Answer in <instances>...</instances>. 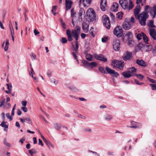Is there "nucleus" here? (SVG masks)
Listing matches in <instances>:
<instances>
[{"instance_id": "obj_11", "label": "nucleus", "mask_w": 156, "mask_h": 156, "mask_svg": "<svg viewBox=\"0 0 156 156\" xmlns=\"http://www.w3.org/2000/svg\"><path fill=\"white\" fill-rule=\"evenodd\" d=\"M132 57V53L131 52L128 51H126L123 53L122 56L123 59L125 61L130 60Z\"/></svg>"}, {"instance_id": "obj_56", "label": "nucleus", "mask_w": 156, "mask_h": 156, "mask_svg": "<svg viewBox=\"0 0 156 156\" xmlns=\"http://www.w3.org/2000/svg\"><path fill=\"white\" fill-rule=\"evenodd\" d=\"M109 14L112 19L114 21L115 19V17L113 14V13H112L111 12H110L109 13Z\"/></svg>"}, {"instance_id": "obj_3", "label": "nucleus", "mask_w": 156, "mask_h": 156, "mask_svg": "<svg viewBox=\"0 0 156 156\" xmlns=\"http://www.w3.org/2000/svg\"><path fill=\"white\" fill-rule=\"evenodd\" d=\"M142 12H144V13H147V14L150 12L151 17L153 19L156 16V4L152 8H150V6L148 5L145 6L144 11Z\"/></svg>"}, {"instance_id": "obj_39", "label": "nucleus", "mask_w": 156, "mask_h": 156, "mask_svg": "<svg viewBox=\"0 0 156 156\" xmlns=\"http://www.w3.org/2000/svg\"><path fill=\"white\" fill-rule=\"evenodd\" d=\"M82 63L83 64V66H89V63L85 60H82Z\"/></svg>"}, {"instance_id": "obj_50", "label": "nucleus", "mask_w": 156, "mask_h": 156, "mask_svg": "<svg viewBox=\"0 0 156 156\" xmlns=\"http://www.w3.org/2000/svg\"><path fill=\"white\" fill-rule=\"evenodd\" d=\"M83 131L85 132H92L91 130L89 128H85L83 129Z\"/></svg>"}, {"instance_id": "obj_29", "label": "nucleus", "mask_w": 156, "mask_h": 156, "mask_svg": "<svg viewBox=\"0 0 156 156\" xmlns=\"http://www.w3.org/2000/svg\"><path fill=\"white\" fill-rule=\"evenodd\" d=\"M147 25L148 26L150 27V28H153L155 26L154 25L153 21L152 20H150L147 23Z\"/></svg>"}, {"instance_id": "obj_43", "label": "nucleus", "mask_w": 156, "mask_h": 156, "mask_svg": "<svg viewBox=\"0 0 156 156\" xmlns=\"http://www.w3.org/2000/svg\"><path fill=\"white\" fill-rule=\"evenodd\" d=\"M31 73H30V76L32 77H33V75L35 74V73L33 69L32 68H30Z\"/></svg>"}, {"instance_id": "obj_32", "label": "nucleus", "mask_w": 156, "mask_h": 156, "mask_svg": "<svg viewBox=\"0 0 156 156\" xmlns=\"http://www.w3.org/2000/svg\"><path fill=\"white\" fill-rule=\"evenodd\" d=\"M123 13L122 12H119L116 14V17L120 19L122 18Z\"/></svg>"}, {"instance_id": "obj_13", "label": "nucleus", "mask_w": 156, "mask_h": 156, "mask_svg": "<svg viewBox=\"0 0 156 156\" xmlns=\"http://www.w3.org/2000/svg\"><path fill=\"white\" fill-rule=\"evenodd\" d=\"M94 56L95 58L101 61L105 62L107 61V59L103 55L94 54Z\"/></svg>"}, {"instance_id": "obj_21", "label": "nucleus", "mask_w": 156, "mask_h": 156, "mask_svg": "<svg viewBox=\"0 0 156 156\" xmlns=\"http://www.w3.org/2000/svg\"><path fill=\"white\" fill-rule=\"evenodd\" d=\"M119 5L116 2H114L111 7V10L113 12H116L118 11Z\"/></svg>"}, {"instance_id": "obj_53", "label": "nucleus", "mask_w": 156, "mask_h": 156, "mask_svg": "<svg viewBox=\"0 0 156 156\" xmlns=\"http://www.w3.org/2000/svg\"><path fill=\"white\" fill-rule=\"evenodd\" d=\"M106 6H104V5H100L101 9L102 11H105V7Z\"/></svg>"}, {"instance_id": "obj_8", "label": "nucleus", "mask_w": 156, "mask_h": 156, "mask_svg": "<svg viewBox=\"0 0 156 156\" xmlns=\"http://www.w3.org/2000/svg\"><path fill=\"white\" fill-rule=\"evenodd\" d=\"M102 21L104 25L107 29H109L110 28V23L108 16L105 15L103 16L102 17Z\"/></svg>"}, {"instance_id": "obj_49", "label": "nucleus", "mask_w": 156, "mask_h": 156, "mask_svg": "<svg viewBox=\"0 0 156 156\" xmlns=\"http://www.w3.org/2000/svg\"><path fill=\"white\" fill-rule=\"evenodd\" d=\"M71 89L75 92H77L79 91V89L73 86L71 88Z\"/></svg>"}, {"instance_id": "obj_10", "label": "nucleus", "mask_w": 156, "mask_h": 156, "mask_svg": "<svg viewBox=\"0 0 156 156\" xmlns=\"http://www.w3.org/2000/svg\"><path fill=\"white\" fill-rule=\"evenodd\" d=\"M133 26L129 20L126 19L122 24L123 28L125 30H129Z\"/></svg>"}, {"instance_id": "obj_38", "label": "nucleus", "mask_w": 156, "mask_h": 156, "mask_svg": "<svg viewBox=\"0 0 156 156\" xmlns=\"http://www.w3.org/2000/svg\"><path fill=\"white\" fill-rule=\"evenodd\" d=\"M56 8L57 6L56 5H54L52 7V9L51 11L54 15H56V13L55 12L56 10Z\"/></svg>"}, {"instance_id": "obj_16", "label": "nucleus", "mask_w": 156, "mask_h": 156, "mask_svg": "<svg viewBox=\"0 0 156 156\" xmlns=\"http://www.w3.org/2000/svg\"><path fill=\"white\" fill-rule=\"evenodd\" d=\"M133 11L135 16L136 18L139 15V13L140 11V5H137Z\"/></svg>"}, {"instance_id": "obj_64", "label": "nucleus", "mask_w": 156, "mask_h": 156, "mask_svg": "<svg viewBox=\"0 0 156 156\" xmlns=\"http://www.w3.org/2000/svg\"><path fill=\"white\" fill-rule=\"evenodd\" d=\"M47 75L49 77H51L52 76L51 72L50 71H48L47 73Z\"/></svg>"}, {"instance_id": "obj_61", "label": "nucleus", "mask_w": 156, "mask_h": 156, "mask_svg": "<svg viewBox=\"0 0 156 156\" xmlns=\"http://www.w3.org/2000/svg\"><path fill=\"white\" fill-rule=\"evenodd\" d=\"M107 40V38L106 37L102 38L101 39V41L102 42H105Z\"/></svg>"}, {"instance_id": "obj_25", "label": "nucleus", "mask_w": 156, "mask_h": 156, "mask_svg": "<svg viewBox=\"0 0 156 156\" xmlns=\"http://www.w3.org/2000/svg\"><path fill=\"white\" fill-rule=\"evenodd\" d=\"M136 69L134 67H133L130 69L129 70V71L131 74H134L133 75H132V76H133L135 75H136Z\"/></svg>"}, {"instance_id": "obj_41", "label": "nucleus", "mask_w": 156, "mask_h": 156, "mask_svg": "<svg viewBox=\"0 0 156 156\" xmlns=\"http://www.w3.org/2000/svg\"><path fill=\"white\" fill-rule=\"evenodd\" d=\"M136 77L140 80H142L144 77V76L140 74H136Z\"/></svg>"}, {"instance_id": "obj_6", "label": "nucleus", "mask_w": 156, "mask_h": 156, "mask_svg": "<svg viewBox=\"0 0 156 156\" xmlns=\"http://www.w3.org/2000/svg\"><path fill=\"white\" fill-rule=\"evenodd\" d=\"M87 19L91 21H94L96 20V16L94 11L92 9H90L86 12Z\"/></svg>"}, {"instance_id": "obj_63", "label": "nucleus", "mask_w": 156, "mask_h": 156, "mask_svg": "<svg viewBox=\"0 0 156 156\" xmlns=\"http://www.w3.org/2000/svg\"><path fill=\"white\" fill-rule=\"evenodd\" d=\"M22 109L23 111L24 112H27V108L25 107H23L22 108Z\"/></svg>"}, {"instance_id": "obj_4", "label": "nucleus", "mask_w": 156, "mask_h": 156, "mask_svg": "<svg viewBox=\"0 0 156 156\" xmlns=\"http://www.w3.org/2000/svg\"><path fill=\"white\" fill-rule=\"evenodd\" d=\"M149 17V15L144 12H142L136 18L138 20L141 25L145 26L146 24V21Z\"/></svg>"}, {"instance_id": "obj_45", "label": "nucleus", "mask_w": 156, "mask_h": 156, "mask_svg": "<svg viewBox=\"0 0 156 156\" xmlns=\"http://www.w3.org/2000/svg\"><path fill=\"white\" fill-rule=\"evenodd\" d=\"M61 41L62 43L65 44L67 42V40L66 38L63 37L62 38Z\"/></svg>"}, {"instance_id": "obj_22", "label": "nucleus", "mask_w": 156, "mask_h": 156, "mask_svg": "<svg viewBox=\"0 0 156 156\" xmlns=\"http://www.w3.org/2000/svg\"><path fill=\"white\" fill-rule=\"evenodd\" d=\"M122 74L123 76L125 78H129L132 75L134 74H131L130 72L129 71H126L123 72L122 73Z\"/></svg>"}, {"instance_id": "obj_1", "label": "nucleus", "mask_w": 156, "mask_h": 156, "mask_svg": "<svg viewBox=\"0 0 156 156\" xmlns=\"http://www.w3.org/2000/svg\"><path fill=\"white\" fill-rule=\"evenodd\" d=\"M80 27L77 26L76 30H72L71 31L67 29L66 30V34L68 37V40L69 41H71L73 40V37L75 39L77 40L79 38V35L80 33Z\"/></svg>"}, {"instance_id": "obj_55", "label": "nucleus", "mask_w": 156, "mask_h": 156, "mask_svg": "<svg viewBox=\"0 0 156 156\" xmlns=\"http://www.w3.org/2000/svg\"><path fill=\"white\" fill-rule=\"evenodd\" d=\"M38 144L39 145H41L42 146H43L44 145V144L42 140L40 139H38Z\"/></svg>"}, {"instance_id": "obj_7", "label": "nucleus", "mask_w": 156, "mask_h": 156, "mask_svg": "<svg viewBox=\"0 0 156 156\" xmlns=\"http://www.w3.org/2000/svg\"><path fill=\"white\" fill-rule=\"evenodd\" d=\"M123 63L124 62L122 60L118 61L114 60L112 62V65L113 67H116L122 69H123L124 66Z\"/></svg>"}, {"instance_id": "obj_51", "label": "nucleus", "mask_w": 156, "mask_h": 156, "mask_svg": "<svg viewBox=\"0 0 156 156\" xmlns=\"http://www.w3.org/2000/svg\"><path fill=\"white\" fill-rule=\"evenodd\" d=\"M71 16L72 17H73L75 15V13L74 12V10L72 8L71 10Z\"/></svg>"}, {"instance_id": "obj_57", "label": "nucleus", "mask_w": 156, "mask_h": 156, "mask_svg": "<svg viewBox=\"0 0 156 156\" xmlns=\"http://www.w3.org/2000/svg\"><path fill=\"white\" fill-rule=\"evenodd\" d=\"M21 103L23 106H24V107H25L27 104V101H21Z\"/></svg>"}, {"instance_id": "obj_14", "label": "nucleus", "mask_w": 156, "mask_h": 156, "mask_svg": "<svg viewBox=\"0 0 156 156\" xmlns=\"http://www.w3.org/2000/svg\"><path fill=\"white\" fill-rule=\"evenodd\" d=\"M89 25V23L88 21H86L83 22L82 26V29L83 31L85 33L88 32Z\"/></svg>"}, {"instance_id": "obj_28", "label": "nucleus", "mask_w": 156, "mask_h": 156, "mask_svg": "<svg viewBox=\"0 0 156 156\" xmlns=\"http://www.w3.org/2000/svg\"><path fill=\"white\" fill-rule=\"evenodd\" d=\"M77 54V53H76V52H73L72 53V55L74 58L75 59L76 61L77 62V63L78 64H79V61H78V58H77V57L76 55Z\"/></svg>"}, {"instance_id": "obj_33", "label": "nucleus", "mask_w": 156, "mask_h": 156, "mask_svg": "<svg viewBox=\"0 0 156 156\" xmlns=\"http://www.w3.org/2000/svg\"><path fill=\"white\" fill-rule=\"evenodd\" d=\"M9 45V41L8 39H7L6 41L5 46L4 48L5 51H7Z\"/></svg>"}, {"instance_id": "obj_23", "label": "nucleus", "mask_w": 156, "mask_h": 156, "mask_svg": "<svg viewBox=\"0 0 156 156\" xmlns=\"http://www.w3.org/2000/svg\"><path fill=\"white\" fill-rule=\"evenodd\" d=\"M45 143L49 149L51 147L53 148H54V145L50 141L47 140L45 142Z\"/></svg>"}, {"instance_id": "obj_31", "label": "nucleus", "mask_w": 156, "mask_h": 156, "mask_svg": "<svg viewBox=\"0 0 156 156\" xmlns=\"http://www.w3.org/2000/svg\"><path fill=\"white\" fill-rule=\"evenodd\" d=\"M112 118V115L107 114L105 116V119L107 121H109L111 120Z\"/></svg>"}, {"instance_id": "obj_37", "label": "nucleus", "mask_w": 156, "mask_h": 156, "mask_svg": "<svg viewBox=\"0 0 156 156\" xmlns=\"http://www.w3.org/2000/svg\"><path fill=\"white\" fill-rule=\"evenodd\" d=\"M97 65V64L95 62H92L90 63H89V66H90L92 68L96 66Z\"/></svg>"}, {"instance_id": "obj_62", "label": "nucleus", "mask_w": 156, "mask_h": 156, "mask_svg": "<svg viewBox=\"0 0 156 156\" xmlns=\"http://www.w3.org/2000/svg\"><path fill=\"white\" fill-rule=\"evenodd\" d=\"M5 99H4L3 100L1 101L0 104V107H2L3 105L5 102Z\"/></svg>"}, {"instance_id": "obj_18", "label": "nucleus", "mask_w": 156, "mask_h": 156, "mask_svg": "<svg viewBox=\"0 0 156 156\" xmlns=\"http://www.w3.org/2000/svg\"><path fill=\"white\" fill-rule=\"evenodd\" d=\"M72 4V2L71 0H65V7L66 10L71 9Z\"/></svg>"}, {"instance_id": "obj_54", "label": "nucleus", "mask_w": 156, "mask_h": 156, "mask_svg": "<svg viewBox=\"0 0 156 156\" xmlns=\"http://www.w3.org/2000/svg\"><path fill=\"white\" fill-rule=\"evenodd\" d=\"M31 57V59L33 60L36 59V56L35 54H34L33 53H31V55H30Z\"/></svg>"}, {"instance_id": "obj_58", "label": "nucleus", "mask_w": 156, "mask_h": 156, "mask_svg": "<svg viewBox=\"0 0 156 156\" xmlns=\"http://www.w3.org/2000/svg\"><path fill=\"white\" fill-rule=\"evenodd\" d=\"M78 116L79 118H81L83 119H85L86 118V117L85 116L83 115H78Z\"/></svg>"}, {"instance_id": "obj_40", "label": "nucleus", "mask_w": 156, "mask_h": 156, "mask_svg": "<svg viewBox=\"0 0 156 156\" xmlns=\"http://www.w3.org/2000/svg\"><path fill=\"white\" fill-rule=\"evenodd\" d=\"M0 126L5 129H8V126L5 124V122L4 121L2 122L0 124Z\"/></svg>"}, {"instance_id": "obj_34", "label": "nucleus", "mask_w": 156, "mask_h": 156, "mask_svg": "<svg viewBox=\"0 0 156 156\" xmlns=\"http://www.w3.org/2000/svg\"><path fill=\"white\" fill-rule=\"evenodd\" d=\"M142 38H143V40L145 43L146 44H148V38L145 34H144Z\"/></svg>"}, {"instance_id": "obj_9", "label": "nucleus", "mask_w": 156, "mask_h": 156, "mask_svg": "<svg viewBox=\"0 0 156 156\" xmlns=\"http://www.w3.org/2000/svg\"><path fill=\"white\" fill-rule=\"evenodd\" d=\"M113 33L114 35L118 37H120L122 36L123 33L122 30L120 26L116 27L114 29Z\"/></svg>"}, {"instance_id": "obj_48", "label": "nucleus", "mask_w": 156, "mask_h": 156, "mask_svg": "<svg viewBox=\"0 0 156 156\" xmlns=\"http://www.w3.org/2000/svg\"><path fill=\"white\" fill-rule=\"evenodd\" d=\"M150 86L151 87V89L152 90H156V85L155 84H151Z\"/></svg>"}, {"instance_id": "obj_27", "label": "nucleus", "mask_w": 156, "mask_h": 156, "mask_svg": "<svg viewBox=\"0 0 156 156\" xmlns=\"http://www.w3.org/2000/svg\"><path fill=\"white\" fill-rule=\"evenodd\" d=\"M86 59L89 61H92L93 60V56L90 54H87L86 55Z\"/></svg>"}, {"instance_id": "obj_52", "label": "nucleus", "mask_w": 156, "mask_h": 156, "mask_svg": "<svg viewBox=\"0 0 156 156\" xmlns=\"http://www.w3.org/2000/svg\"><path fill=\"white\" fill-rule=\"evenodd\" d=\"M148 79L149 81L152 83H156V80L150 78H148Z\"/></svg>"}, {"instance_id": "obj_44", "label": "nucleus", "mask_w": 156, "mask_h": 156, "mask_svg": "<svg viewBox=\"0 0 156 156\" xmlns=\"http://www.w3.org/2000/svg\"><path fill=\"white\" fill-rule=\"evenodd\" d=\"M37 153V151L35 149H32L30 150V153L35 154Z\"/></svg>"}, {"instance_id": "obj_47", "label": "nucleus", "mask_w": 156, "mask_h": 156, "mask_svg": "<svg viewBox=\"0 0 156 156\" xmlns=\"http://www.w3.org/2000/svg\"><path fill=\"white\" fill-rule=\"evenodd\" d=\"M6 117L8 118L9 119L10 121H11L12 119V116H10L9 113L6 114Z\"/></svg>"}, {"instance_id": "obj_36", "label": "nucleus", "mask_w": 156, "mask_h": 156, "mask_svg": "<svg viewBox=\"0 0 156 156\" xmlns=\"http://www.w3.org/2000/svg\"><path fill=\"white\" fill-rule=\"evenodd\" d=\"M85 14V11L84 9L83 8H80L79 10V15L80 16L83 15H84Z\"/></svg>"}, {"instance_id": "obj_30", "label": "nucleus", "mask_w": 156, "mask_h": 156, "mask_svg": "<svg viewBox=\"0 0 156 156\" xmlns=\"http://www.w3.org/2000/svg\"><path fill=\"white\" fill-rule=\"evenodd\" d=\"M76 40V43H75V48L74 50L77 53H78V38H77V40L75 39Z\"/></svg>"}, {"instance_id": "obj_60", "label": "nucleus", "mask_w": 156, "mask_h": 156, "mask_svg": "<svg viewBox=\"0 0 156 156\" xmlns=\"http://www.w3.org/2000/svg\"><path fill=\"white\" fill-rule=\"evenodd\" d=\"M130 20H131L130 22H131V23H132L133 24V23H135V19L133 17H132L131 18Z\"/></svg>"}, {"instance_id": "obj_15", "label": "nucleus", "mask_w": 156, "mask_h": 156, "mask_svg": "<svg viewBox=\"0 0 156 156\" xmlns=\"http://www.w3.org/2000/svg\"><path fill=\"white\" fill-rule=\"evenodd\" d=\"M149 30L150 36L153 39L156 40V30L152 28H149Z\"/></svg>"}, {"instance_id": "obj_59", "label": "nucleus", "mask_w": 156, "mask_h": 156, "mask_svg": "<svg viewBox=\"0 0 156 156\" xmlns=\"http://www.w3.org/2000/svg\"><path fill=\"white\" fill-rule=\"evenodd\" d=\"M35 35H36L39 34V32L36 29H35L34 30Z\"/></svg>"}, {"instance_id": "obj_2", "label": "nucleus", "mask_w": 156, "mask_h": 156, "mask_svg": "<svg viewBox=\"0 0 156 156\" xmlns=\"http://www.w3.org/2000/svg\"><path fill=\"white\" fill-rule=\"evenodd\" d=\"M105 69L106 72L103 67L101 66L98 68V70L102 73L109 74L110 75H113L115 77H117L119 76V74L118 73L115 72L114 70L112 69L108 66L106 67Z\"/></svg>"}, {"instance_id": "obj_19", "label": "nucleus", "mask_w": 156, "mask_h": 156, "mask_svg": "<svg viewBox=\"0 0 156 156\" xmlns=\"http://www.w3.org/2000/svg\"><path fill=\"white\" fill-rule=\"evenodd\" d=\"M136 63L139 66L143 67H145L147 66V63L141 59H136Z\"/></svg>"}, {"instance_id": "obj_17", "label": "nucleus", "mask_w": 156, "mask_h": 156, "mask_svg": "<svg viewBox=\"0 0 156 156\" xmlns=\"http://www.w3.org/2000/svg\"><path fill=\"white\" fill-rule=\"evenodd\" d=\"M131 124L133 125L129 127L133 128H140L142 126V124L140 123L136 122L134 121H132Z\"/></svg>"}, {"instance_id": "obj_46", "label": "nucleus", "mask_w": 156, "mask_h": 156, "mask_svg": "<svg viewBox=\"0 0 156 156\" xmlns=\"http://www.w3.org/2000/svg\"><path fill=\"white\" fill-rule=\"evenodd\" d=\"M100 5H104V6L106 5V0H101L100 2Z\"/></svg>"}, {"instance_id": "obj_5", "label": "nucleus", "mask_w": 156, "mask_h": 156, "mask_svg": "<svg viewBox=\"0 0 156 156\" xmlns=\"http://www.w3.org/2000/svg\"><path fill=\"white\" fill-rule=\"evenodd\" d=\"M129 4L128 5L127 0H119V3L123 9H125L130 10L132 8L133 5L132 2L129 0Z\"/></svg>"}, {"instance_id": "obj_26", "label": "nucleus", "mask_w": 156, "mask_h": 156, "mask_svg": "<svg viewBox=\"0 0 156 156\" xmlns=\"http://www.w3.org/2000/svg\"><path fill=\"white\" fill-rule=\"evenodd\" d=\"M144 34V33L142 32L139 34H138L136 35V37L138 40H140L143 37Z\"/></svg>"}, {"instance_id": "obj_24", "label": "nucleus", "mask_w": 156, "mask_h": 156, "mask_svg": "<svg viewBox=\"0 0 156 156\" xmlns=\"http://www.w3.org/2000/svg\"><path fill=\"white\" fill-rule=\"evenodd\" d=\"M53 126L54 128L58 131H59L61 128V125L60 124L55 123L53 124Z\"/></svg>"}, {"instance_id": "obj_42", "label": "nucleus", "mask_w": 156, "mask_h": 156, "mask_svg": "<svg viewBox=\"0 0 156 156\" xmlns=\"http://www.w3.org/2000/svg\"><path fill=\"white\" fill-rule=\"evenodd\" d=\"M3 143L4 144L7 146L10 147V145L9 143H8L6 138H5L4 140Z\"/></svg>"}, {"instance_id": "obj_12", "label": "nucleus", "mask_w": 156, "mask_h": 156, "mask_svg": "<svg viewBox=\"0 0 156 156\" xmlns=\"http://www.w3.org/2000/svg\"><path fill=\"white\" fill-rule=\"evenodd\" d=\"M120 41L118 39H115L113 41V48L116 51H118L120 49Z\"/></svg>"}, {"instance_id": "obj_35", "label": "nucleus", "mask_w": 156, "mask_h": 156, "mask_svg": "<svg viewBox=\"0 0 156 156\" xmlns=\"http://www.w3.org/2000/svg\"><path fill=\"white\" fill-rule=\"evenodd\" d=\"M126 36H127L128 38L131 39L133 37V34L132 32H128L126 34Z\"/></svg>"}, {"instance_id": "obj_20", "label": "nucleus", "mask_w": 156, "mask_h": 156, "mask_svg": "<svg viewBox=\"0 0 156 156\" xmlns=\"http://www.w3.org/2000/svg\"><path fill=\"white\" fill-rule=\"evenodd\" d=\"M91 0H80L79 5L82 4H83V6L85 7H86L87 5H89L91 3Z\"/></svg>"}]
</instances>
